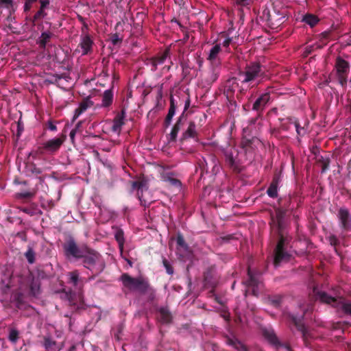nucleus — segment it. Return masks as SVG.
<instances>
[{
	"instance_id": "nucleus-1",
	"label": "nucleus",
	"mask_w": 351,
	"mask_h": 351,
	"mask_svg": "<svg viewBox=\"0 0 351 351\" xmlns=\"http://www.w3.org/2000/svg\"><path fill=\"white\" fill-rule=\"evenodd\" d=\"M66 255L76 258H84L86 263H93L97 258V254L86 247L79 248L73 241H69L64 246Z\"/></svg>"
},
{
	"instance_id": "nucleus-2",
	"label": "nucleus",
	"mask_w": 351,
	"mask_h": 351,
	"mask_svg": "<svg viewBox=\"0 0 351 351\" xmlns=\"http://www.w3.org/2000/svg\"><path fill=\"white\" fill-rule=\"evenodd\" d=\"M124 124V117L123 115H119L115 117L113 121H107L103 125V130L108 134L119 135L121 132L122 126Z\"/></svg>"
},
{
	"instance_id": "nucleus-3",
	"label": "nucleus",
	"mask_w": 351,
	"mask_h": 351,
	"mask_svg": "<svg viewBox=\"0 0 351 351\" xmlns=\"http://www.w3.org/2000/svg\"><path fill=\"white\" fill-rule=\"evenodd\" d=\"M263 78V74L258 64H253L247 67L245 72V77L243 82H249L255 81L256 84H258Z\"/></svg>"
},
{
	"instance_id": "nucleus-4",
	"label": "nucleus",
	"mask_w": 351,
	"mask_h": 351,
	"mask_svg": "<svg viewBox=\"0 0 351 351\" xmlns=\"http://www.w3.org/2000/svg\"><path fill=\"white\" fill-rule=\"evenodd\" d=\"M285 243V239L281 237L280 241L278 243L275 252L274 263L276 265L280 263L282 261H287L289 260L290 255L284 252Z\"/></svg>"
},
{
	"instance_id": "nucleus-5",
	"label": "nucleus",
	"mask_w": 351,
	"mask_h": 351,
	"mask_svg": "<svg viewBox=\"0 0 351 351\" xmlns=\"http://www.w3.org/2000/svg\"><path fill=\"white\" fill-rule=\"evenodd\" d=\"M123 284L130 289H140L147 286V282L141 279H136L124 274L121 276Z\"/></svg>"
},
{
	"instance_id": "nucleus-6",
	"label": "nucleus",
	"mask_w": 351,
	"mask_h": 351,
	"mask_svg": "<svg viewBox=\"0 0 351 351\" xmlns=\"http://www.w3.org/2000/svg\"><path fill=\"white\" fill-rule=\"evenodd\" d=\"M65 139L66 136L64 135L58 138L49 139L43 143V148L49 152H54L60 147Z\"/></svg>"
},
{
	"instance_id": "nucleus-7",
	"label": "nucleus",
	"mask_w": 351,
	"mask_h": 351,
	"mask_svg": "<svg viewBox=\"0 0 351 351\" xmlns=\"http://www.w3.org/2000/svg\"><path fill=\"white\" fill-rule=\"evenodd\" d=\"M336 69L339 75V82L341 84L343 85L345 82L344 75L348 69V64L344 60L338 58L337 60Z\"/></svg>"
},
{
	"instance_id": "nucleus-8",
	"label": "nucleus",
	"mask_w": 351,
	"mask_h": 351,
	"mask_svg": "<svg viewBox=\"0 0 351 351\" xmlns=\"http://www.w3.org/2000/svg\"><path fill=\"white\" fill-rule=\"evenodd\" d=\"M221 51V48L220 45H215L210 49L208 55V60L211 64H217L219 63V56Z\"/></svg>"
},
{
	"instance_id": "nucleus-9",
	"label": "nucleus",
	"mask_w": 351,
	"mask_h": 351,
	"mask_svg": "<svg viewBox=\"0 0 351 351\" xmlns=\"http://www.w3.org/2000/svg\"><path fill=\"white\" fill-rule=\"evenodd\" d=\"M92 45L93 40L88 36L84 35L82 37L80 43V47L82 49V53L83 55H85L88 53V51L91 49Z\"/></svg>"
},
{
	"instance_id": "nucleus-10",
	"label": "nucleus",
	"mask_w": 351,
	"mask_h": 351,
	"mask_svg": "<svg viewBox=\"0 0 351 351\" xmlns=\"http://www.w3.org/2000/svg\"><path fill=\"white\" fill-rule=\"evenodd\" d=\"M93 106V103L89 100H85L82 101L78 108L75 110V114L73 116V119H75L79 117V116L85 110H86L88 108Z\"/></svg>"
},
{
	"instance_id": "nucleus-11",
	"label": "nucleus",
	"mask_w": 351,
	"mask_h": 351,
	"mask_svg": "<svg viewBox=\"0 0 351 351\" xmlns=\"http://www.w3.org/2000/svg\"><path fill=\"white\" fill-rule=\"evenodd\" d=\"M313 293L317 297V298L321 300L322 302L329 304L334 301L333 298L328 295L324 292L318 291L316 288L313 289Z\"/></svg>"
},
{
	"instance_id": "nucleus-12",
	"label": "nucleus",
	"mask_w": 351,
	"mask_h": 351,
	"mask_svg": "<svg viewBox=\"0 0 351 351\" xmlns=\"http://www.w3.org/2000/svg\"><path fill=\"white\" fill-rule=\"evenodd\" d=\"M132 189H138V198L140 199L141 202H142V195L141 193H143V191L145 189V190H147V183L145 182H134L132 183Z\"/></svg>"
},
{
	"instance_id": "nucleus-13",
	"label": "nucleus",
	"mask_w": 351,
	"mask_h": 351,
	"mask_svg": "<svg viewBox=\"0 0 351 351\" xmlns=\"http://www.w3.org/2000/svg\"><path fill=\"white\" fill-rule=\"evenodd\" d=\"M269 99V95L267 93L262 95L254 103L253 106L254 110H258L261 106H264Z\"/></svg>"
},
{
	"instance_id": "nucleus-14",
	"label": "nucleus",
	"mask_w": 351,
	"mask_h": 351,
	"mask_svg": "<svg viewBox=\"0 0 351 351\" xmlns=\"http://www.w3.org/2000/svg\"><path fill=\"white\" fill-rule=\"evenodd\" d=\"M196 130L195 125L194 123H191L186 129V130L183 134L184 138H192L195 136Z\"/></svg>"
},
{
	"instance_id": "nucleus-15",
	"label": "nucleus",
	"mask_w": 351,
	"mask_h": 351,
	"mask_svg": "<svg viewBox=\"0 0 351 351\" xmlns=\"http://www.w3.org/2000/svg\"><path fill=\"white\" fill-rule=\"evenodd\" d=\"M281 219H282V213L280 210H277L276 213V217H273L271 219L272 227H276L280 229L281 228Z\"/></svg>"
},
{
	"instance_id": "nucleus-16",
	"label": "nucleus",
	"mask_w": 351,
	"mask_h": 351,
	"mask_svg": "<svg viewBox=\"0 0 351 351\" xmlns=\"http://www.w3.org/2000/svg\"><path fill=\"white\" fill-rule=\"evenodd\" d=\"M112 101V93L110 90H107L104 92L102 99V106H108Z\"/></svg>"
},
{
	"instance_id": "nucleus-17",
	"label": "nucleus",
	"mask_w": 351,
	"mask_h": 351,
	"mask_svg": "<svg viewBox=\"0 0 351 351\" xmlns=\"http://www.w3.org/2000/svg\"><path fill=\"white\" fill-rule=\"evenodd\" d=\"M339 219L344 227L348 226L349 213L346 209H340L339 213Z\"/></svg>"
},
{
	"instance_id": "nucleus-18",
	"label": "nucleus",
	"mask_w": 351,
	"mask_h": 351,
	"mask_svg": "<svg viewBox=\"0 0 351 351\" xmlns=\"http://www.w3.org/2000/svg\"><path fill=\"white\" fill-rule=\"evenodd\" d=\"M317 18L313 15H306L303 18V21L311 27L314 26L317 23Z\"/></svg>"
},
{
	"instance_id": "nucleus-19",
	"label": "nucleus",
	"mask_w": 351,
	"mask_h": 351,
	"mask_svg": "<svg viewBox=\"0 0 351 351\" xmlns=\"http://www.w3.org/2000/svg\"><path fill=\"white\" fill-rule=\"evenodd\" d=\"M171 105L169 110V112H168V114L166 118V122L168 123H170L173 117L175 115V113H176V107L173 104V101L172 99L171 100Z\"/></svg>"
},
{
	"instance_id": "nucleus-20",
	"label": "nucleus",
	"mask_w": 351,
	"mask_h": 351,
	"mask_svg": "<svg viewBox=\"0 0 351 351\" xmlns=\"http://www.w3.org/2000/svg\"><path fill=\"white\" fill-rule=\"evenodd\" d=\"M267 193L271 197H276L278 194V190L276 184H271Z\"/></svg>"
},
{
	"instance_id": "nucleus-21",
	"label": "nucleus",
	"mask_w": 351,
	"mask_h": 351,
	"mask_svg": "<svg viewBox=\"0 0 351 351\" xmlns=\"http://www.w3.org/2000/svg\"><path fill=\"white\" fill-rule=\"evenodd\" d=\"M179 130H180V126H179V124L178 123L176 125H174V127L172 128V130L169 134V140L170 141L176 140Z\"/></svg>"
},
{
	"instance_id": "nucleus-22",
	"label": "nucleus",
	"mask_w": 351,
	"mask_h": 351,
	"mask_svg": "<svg viewBox=\"0 0 351 351\" xmlns=\"http://www.w3.org/2000/svg\"><path fill=\"white\" fill-rule=\"evenodd\" d=\"M55 346V341L51 338L47 337L45 339L44 346L46 350H49Z\"/></svg>"
},
{
	"instance_id": "nucleus-23",
	"label": "nucleus",
	"mask_w": 351,
	"mask_h": 351,
	"mask_svg": "<svg viewBox=\"0 0 351 351\" xmlns=\"http://www.w3.org/2000/svg\"><path fill=\"white\" fill-rule=\"evenodd\" d=\"M25 256L29 263H33L34 261V252L32 249L28 250L25 253Z\"/></svg>"
},
{
	"instance_id": "nucleus-24",
	"label": "nucleus",
	"mask_w": 351,
	"mask_h": 351,
	"mask_svg": "<svg viewBox=\"0 0 351 351\" xmlns=\"http://www.w3.org/2000/svg\"><path fill=\"white\" fill-rule=\"evenodd\" d=\"M177 243L179 247L184 249V250H186L187 249V245H186L185 242H184V238L182 235H178V238H177Z\"/></svg>"
},
{
	"instance_id": "nucleus-25",
	"label": "nucleus",
	"mask_w": 351,
	"mask_h": 351,
	"mask_svg": "<svg viewBox=\"0 0 351 351\" xmlns=\"http://www.w3.org/2000/svg\"><path fill=\"white\" fill-rule=\"evenodd\" d=\"M116 238H117V240L119 242V247H120V250L121 252H122L123 250V234L121 232H119L116 234Z\"/></svg>"
},
{
	"instance_id": "nucleus-26",
	"label": "nucleus",
	"mask_w": 351,
	"mask_h": 351,
	"mask_svg": "<svg viewBox=\"0 0 351 351\" xmlns=\"http://www.w3.org/2000/svg\"><path fill=\"white\" fill-rule=\"evenodd\" d=\"M231 41H232V39L228 37V38H226V39H224V40L222 43V45H223V47L225 48L224 51L226 53L229 52V51L228 50V47L230 45Z\"/></svg>"
},
{
	"instance_id": "nucleus-27",
	"label": "nucleus",
	"mask_w": 351,
	"mask_h": 351,
	"mask_svg": "<svg viewBox=\"0 0 351 351\" xmlns=\"http://www.w3.org/2000/svg\"><path fill=\"white\" fill-rule=\"evenodd\" d=\"M9 339L12 342H16L18 339V332L16 330H12L9 335Z\"/></svg>"
},
{
	"instance_id": "nucleus-28",
	"label": "nucleus",
	"mask_w": 351,
	"mask_h": 351,
	"mask_svg": "<svg viewBox=\"0 0 351 351\" xmlns=\"http://www.w3.org/2000/svg\"><path fill=\"white\" fill-rule=\"evenodd\" d=\"M36 0H29L28 1V3H32L34 1H36ZM40 2V4H41V9H44L45 8H46L49 3V0H39Z\"/></svg>"
},
{
	"instance_id": "nucleus-29",
	"label": "nucleus",
	"mask_w": 351,
	"mask_h": 351,
	"mask_svg": "<svg viewBox=\"0 0 351 351\" xmlns=\"http://www.w3.org/2000/svg\"><path fill=\"white\" fill-rule=\"evenodd\" d=\"M274 18H275V17H274V16H270L269 17V19H268V21H269V24H270L271 25H279L280 24V23H277L276 24H275V23H274V21H276V19H275ZM283 18H284L283 16H282V17H278V18L276 19V21H281L282 19H283Z\"/></svg>"
},
{
	"instance_id": "nucleus-30",
	"label": "nucleus",
	"mask_w": 351,
	"mask_h": 351,
	"mask_svg": "<svg viewBox=\"0 0 351 351\" xmlns=\"http://www.w3.org/2000/svg\"><path fill=\"white\" fill-rule=\"evenodd\" d=\"M70 279L74 285H76L78 280V274L77 272L71 273Z\"/></svg>"
},
{
	"instance_id": "nucleus-31",
	"label": "nucleus",
	"mask_w": 351,
	"mask_h": 351,
	"mask_svg": "<svg viewBox=\"0 0 351 351\" xmlns=\"http://www.w3.org/2000/svg\"><path fill=\"white\" fill-rule=\"evenodd\" d=\"M167 54H168V52H167V51H166V52L165 53V54H164V55H163L160 58H159L158 60H155V61H154V64H155V65H157V64H160L163 63V62H164L165 59V58H167Z\"/></svg>"
},
{
	"instance_id": "nucleus-32",
	"label": "nucleus",
	"mask_w": 351,
	"mask_h": 351,
	"mask_svg": "<svg viewBox=\"0 0 351 351\" xmlns=\"http://www.w3.org/2000/svg\"><path fill=\"white\" fill-rule=\"evenodd\" d=\"M267 338H268L269 341L271 343H273V344H276V343H277V341H277V338H276V336H275L274 335H273V334H269V335H268V337H267Z\"/></svg>"
},
{
	"instance_id": "nucleus-33",
	"label": "nucleus",
	"mask_w": 351,
	"mask_h": 351,
	"mask_svg": "<svg viewBox=\"0 0 351 351\" xmlns=\"http://www.w3.org/2000/svg\"><path fill=\"white\" fill-rule=\"evenodd\" d=\"M237 3L244 6L248 3V0H237Z\"/></svg>"
},
{
	"instance_id": "nucleus-34",
	"label": "nucleus",
	"mask_w": 351,
	"mask_h": 351,
	"mask_svg": "<svg viewBox=\"0 0 351 351\" xmlns=\"http://www.w3.org/2000/svg\"><path fill=\"white\" fill-rule=\"evenodd\" d=\"M344 309L347 313H349L351 314V303L350 304H346L344 305Z\"/></svg>"
},
{
	"instance_id": "nucleus-35",
	"label": "nucleus",
	"mask_w": 351,
	"mask_h": 351,
	"mask_svg": "<svg viewBox=\"0 0 351 351\" xmlns=\"http://www.w3.org/2000/svg\"><path fill=\"white\" fill-rule=\"evenodd\" d=\"M1 3H4L6 6L11 5L12 0H0Z\"/></svg>"
},
{
	"instance_id": "nucleus-36",
	"label": "nucleus",
	"mask_w": 351,
	"mask_h": 351,
	"mask_svg": "<svg viewBox=\"0 0 351 351\" xmlns=\"http://www.w3.org/2000/svg\"><path fill=\"white\" fill-rule=\"evenodd\" d=\"M250 280L248 282V285L249 286H254V278H253V277L251 275H250Z\"/></svg>"
},
{
	"instance_id": "nucleus-37",
	"label": "nucleus",
	"mask_w": 351,
	"mask_h": 351,
	"mask_svg": "<svg viewBox=\"0 0 351 351\" xmlns=\"http://www.w3.org/2000/svg\"><path fill=\"white\" fill-rule=\"evenodd\" d=\"M170 182L173 184V185H178L180 186V183L178 180H170Z\"/></svg>"
},
{
	"instance_id": "nucleus-38",
	"label": "nucleus",
	"mask_w": 351,
	"mask_h": 351,
	"mask_svg": "<svg viewBox=\"0 0 351 351\" xmlns=\"http://www.w3.org/2000/svg\"><path fill=\"white\" fill-rule=\"evenodd\" d=\"M49 129L50 130L55 131V130H56V125H53V124H52V123H50V124H49Z\"/></svg>"
},
{
	"instance_id": "nucleus-39",
	"label": "nucleus",
	"mask_w": 351,
	"mask_h": 351,
	"mask_svg": "<svg viewBox=\"0 0 351 351\" xmlns=\"http://www.w3.org/2000/svg\"><path fill=\"white\" fill-rule=\"evenodd\" d=\"M190 106V99H187L185 101V110H186Z\"/></svg>"
},
{
	"instance_id": "nucleus-40",
	"label": "nucleus",
	"mask_w": 351,
	"mask_h": 351,
	"mask_svg": "<svg viewBox=\"0 0 351 351\" xmlns=\"http://www.w3.org/2000/svg\"><path fill=\"white\" fill-rule=\"evenodd\" d=\"M75 134V132L74 130H72L70 133V136H71V138L72 141H73V139H74Z\"/></svg>"
},
{
	"instance_id": "nucleus-41",
	"label": "nucleus",
	"mask_w": 351,
	"mask_h": 351,
	"mask_svg": "<svg viewBox=\"0 0 351 351\" xmlns=\"http://www.w3.org/2000/svg\"><path fill=\"white\" fill-rule=\"evenodd\" d=\"M166 267H167V273L169 274H172L173 272V269L169 267L168 266H166Z\"/></svg>"
},
{
	"instance_id": "nucleus-42",
	"label": "nucleus",
	"mask_w": 351,
	"mask_h": 351,
	"mask_svg": "<svg viewBox=\"0 0 351 351\" xmlns=\"http://www.w3.org/2000/svg\"><path fill=\"white\" fill-rule=\"evenodd\" d=\"M175 2L180 5L182 3V0H175Z\"/></svg>"
},
{
	"instance_id": "nucleus-43",
	"label": "nucleus",
	"mask_w": 351,
	"mask_h": 351,
	"mask_svg": "<svg viewBox=\"0 0 351 351\" xmlns=\"http://www.w3.org/2000/svg\"><path fill=\"white\" fill-rule=\"evenodd\" d=\"M117 40H118L117 37H116V38L113 39V40H112L113 43L115 44Z\"/></svg>"
}]
</instances>
